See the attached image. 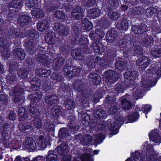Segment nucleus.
Listing matches in <instances>:
<instances>
[{"instance_id": "c9c22d12", "label": "nucleus", "mask_w": 161, "mask_h": 161, "mask_svg": "<svg viewBox=\"0 0 161 161\" xmlns=\"http://www.w3.org/2000/svg\"><path fill=\"white\" fill-rule=\"evenodd\" d=\"M40 93L39 94L38 92H36V93L28 95V98L30 99L32 105L35 104L41 100L42 95L41 93Z\"/></svg>"}, {"instance_id": "72a5a7b5", "label": "nucleus", "mask_w": 161, "mask_h": 161, "mask_svg": "<svg viewBox=\"0 0 161 161\" xmlns=\"http://www.w3.org/2000/svg\"><path fill=\"white\" fill-rule=\"evenodd\" d=\"M65 60L61 57H58L55 58L53 61V67L54 70H59L60 67L64 64Z\"/></svg>"}, {"instance_id": "f3484780", "label": "nucleus", "mask_w": 161, "mask_h": 161, "mask_svg": "<svg viewBox=\"0 0 161 161\" xmlns=\"http://www.w3.org/2000/svg\"><path fill=\"white\" fill-rule=\"evenodd\" d=\"M54 152L58 155L65 156L69 151L68 145L65 142H62L54 150Z\"/></svg>"}, {"instance_id": "1a4fd4ad", "label": "nucleus", "mask_w": 161, "mask_h": 161, "mask_svg": "<svg viewBox=\"0 0 161 161\" xmlns=\"http://www.w3.org/2000/svg\"><path fill=\"white\" fill-rule=\"evenodd\" d=\"M150 63V59L146 56H142L138 58L136 61V67L138 70L143 72L148 66Z\"/></svg>"}, {"instance_id": "473e14b6", "label": "nucleus", "mask_w": 161, "mask_h": 161, "mask_svg": "<svg viewBox=\"0 0 161 161\" xmlns=\"http://www.w3.org/2000/svg\"><path fill=\"white\" fill-rule=\"evenodd\" d=\"M35 73L39 77H45L50 75L51 71L50 69L46 70L41 67L37 68L35 70Z\"/></svg>"}, {"instance_id": "603ef678", "label": "nucleus", "mask_w": 161, "mask_h": 161, "mask_svg": "<svg viewBox=\"0 0 161 161\" xmlns=\"http://www.w3.org/2000/svg\"><path fill=\"white\" fill-rule=\"evenodd\" d=\"M81 120L82 124L85 125L87 123L89 125H93V123L92 124V121L91 123V117L90 115H88L87 113H85L82 114L81 117Z\"/></svg>"}, {"instance_id": "f8f14e48", "label": "nucleus", "mask_w": 161, "mask_h": 161, "mask_svg": "<svg viewBox=\"0 0 161 161\" xmlns=\"http://www.w3.org/2000/svg\"><path fill=\"white\" fill-rule=\"evenodd\" d=\"M41 107H34L31 106L29 109V114L31 115V118H33L45 114L46 113L45 109Z\"/></svg>"}, {"instance_id": "39448f33", "label": "nucleus", "mask_w": 161, "mask_h": 161, "mask_svg": "<svg viewBox=\"0 0 161 161\" xmlns=\"http://www.w3.org/2000/svg\"><path fill=\"white\" fill-rule=\"evenodd\" d=\"M26 37L24 45L26 48L30 55H33L36 53V48L34 43L38 39L39 35L38 32L35 30H28L26 31Z\"/></svg>"}, {"instance_id": "bf43d9fd", "label": "nucleus", "mask_w": 161, "mask_h": 161, "mask_svg": "<svg viewBox=\"0 0 161 161\" xmlns=\"http://www.w3.org/2000/svg\"><path fill=\"white\" fill-rule=\"evenodd\" d=\"M31 13L32 16L36 18H42L44 17L43 12L40 8H36L35 10H32Z\"/></svg>"}, {"instance_id": "4d7b16f0", "label": "nucleus", "mask_w": 161, "mask_h": 161, "mask_svg": "<svg viewBox=\"0 0 161 161\" xmlns=\"http://www.w3.org/2000/svg\"><path fill=\"white\" fill-rule=\"evenodd\" d=\"M24 62V63L23 64V66L31 70L33 67L32 58L28 56L25 59Z\"/></svg>"}, {"instance_id": "e433bc0d", "label": "nucleus", "mask_w": 161, "mask_h": 161, "mask_svg": "<svg viewBox=\"0 0 161 161\" xmlns=\"http://www.w3.org/2000/svg\"><path fill=\"white\" fill-rule=\"evenodd\" d=\"M64 102L65 107L68 110H73L76 107L74 101L70 98H66Z\"/></svg>"}, {"instance_id": "a211bd4d", "label": "nucleus", "mask_w": 161, "mask_h": 161, "mask_svg": "<svg viewBox=\"0 0 161 161\" xmlns=\"http://www.w3.org/2000/svg\"><path fill=\"white\" fill-rule=\"evenodd\" d=\"M32 21L31 17L25 15H20L17 21V26L21 27H25V26L28 25Z\"/></svg>"}, {"instance_id": "ddd939ff", "label": "nucleus", "mask_w": 161, "mask_h": 161, "mask_svg": "<svg viewBox=\"0 0 161 161\" xmlns=\"http://www.w3.org/2000/svg\"><path fill=\"white\" fill-rule=\"evenodd\" d=\"M23 147L25 150L34 151L37 147L35 141L31 137L26 138L23 142Z\"/></svg>"}, {"instance_id": "4c0bfd02", "label": "nucleus", "mask_w": 161, "mask_h": 161, "mask_svg": "<svg viewBox=\"0 0 161 161\" xmlns=\"http://www.w3.org/2000/svg\"><path fill=\"white\" fill-rule=\"evenodd\" d=\"M111 24L110 20L105 17H102L99 21V25L103 29H106L108 28Z\"/></svg>"}, {"instance_id": "6e6552de", "label": "nucleus", "mask_w": 161, "mask_h": 161, "mask_svg": "<svg viewBox=\"0 0 161 161\" xmlns=\"http://www.w3.org/2000/svg\"><path fill=\"white\" fill-rule=\"evenodd\" d=\"M71 68V64L66 63L63 68V71L64 73L66 74V75L70 79L79 76L81 70L80 67L73 66L72 70H69Z\"/></svg>"}, {"instance_id": "a18cd8bd", "label": "nucleus", "mask_w": 161, "mask_h": 161, "mask_svg": "<svg viewBox=\"0 0 161 161\" xmlns=\"http://www.w3.org/2000/svg\"><path fill=\"white\" fill-rule=\"evenodd\" d=\"M93 140L92 137L91 135L86 134L81 139V143L84 146H87L91 144Z\"/></svg>"}, {"instance_id": "c85d7f7f", "label": "nucleus", "mask_w": 161, "mask_h": 161, "mask_svg": "<svg viewBox=\"0 0 161 161\" xmlns=\"http://www.w3.org/2000/svg\"><path fill=\"white\" fill-rule=\"evenodd\" d=\"M128 58H122V60L117 61L115 63V67L117 69L120 71H123L126 67L127 64L130 61Z\"/></svg>"}, {"instance_id": "5701e85b", "label": "nucleus", "mask_w": 161, "mask_h": 161, "mask_svg": "<svg viewBox=\"0 0 161 161\" xmlns=\"http://www.w3.org/2000/svg\"><path fill=\"white\" fill-rule=\"evenodd\" d=\"M19 129L21 131L26 133L29 136L32 134L33 129L32 126L29 124L28 122H23L19 125Z\"/></svg>"}, {"instance_id": "b1692460", "label": "nucleus", "mask_w": 161, "mask_h": 161, "mask_svg": "<svg viewBox=\"0 0 161 161\" xmlns=\"http://www.w3.org/2000/svg\"><path fill=\"white\" fill-rule=\"evenodd\" d=\"M71 16L77 20L83 18L84 15V12L83 8L80 7L76 6L71 12Z\"/></svg>"}, {"instance_id": "bb28decb", "label": "nucleus", "mask_w": 161, "mask_h": 161, "mask_svg": "<svg viewBox=\"0 0 161 161\" xmlns=\"http://www.w3.org/2000/svg\"><path fill=\"white\" fill-rule=\"evenodd\" d=\"M120 100L122 107L124 111H126L131 109L132 104L125 97H122L120 98Z\"/></svg>"}, {"instance_id": "7ed1b4c3", "label": "nucleus", "mask_w": 161, "mask_h": 161, "mask_svg": "<svg viewBox=\"0 0 161 161\" xmlns=\"http://www.w3.org/2000/svg\"><path fill=\"white\" fill-rule=\"evenodd\" d=\"M137 107L136 106L134 112L128 114L126 118L121 116L118 117L114 116V119L116 121H113L111 123L109 129L111 132L109 134V137L116 135L119 132V129L121 126L120 122H122L123 124H127L128 123H133L138 120L140 115L136 109Z\"/></svg>"}, {"instance_id": "ea45409f", "label": "nucleus", "mask_w": 161, "mask_h": 161, "mask_svg": "<svg viewBox=\"0 0 161 161\" xmlns=\"http://www.w3.org/2000/svg\"><path fill=\"white\" fill-rule=\"evenodd\" d=\"M49 25L48 22L47 21L45 20L40 21L37 24V29L40 31H43L48 29Z\"/></svg>"}, {"instance_id": "c756f323", "label": "nucleus", "mask_w": 161, "mask_h": 161, "mask_svg": "<svg viewBox=\"0 0 161 161\" xmlns=\"http://www.w3.org/2000/svg\"><path fill=\"white\" fill-rule=\"evenodd\" d=\"M19 120L23 121L27 118L28 119V114L27 109L24 107H20L18 110Z\"/></svg>"}, {"instance_id": "8fccbe9b", "label": "nucleus", "mask_w": 161, "mask_h": 161, "mask_svg": "<svg viewBox=\"0 0 161 161\" xmlns=\"http://www.w3.org/2000/svg\"><path fill=\"white\" fill-rule=\"evenodd\" d=\"M69 135V132L66 128L62 127L59 130L58 136L59 138L63 139L66 138Z\"/></svg>"}, {"instance_id": "de8ad7c7", "label": "nucleus", "mask_w": 161, "mask_h": 161, "mask_svg": "<svg viewBox=\"0 0 161 161\" xmlns=\"http://www.w3.org/2000/svg\"><path fill=\"white\" fill-rule=\"evenodd\" d=\"M81 22L84 29L86 31L91 30L93 26L92 22L89 21L88 19L86 18H83L81 20Z\"/></svg>"}, {"instance_id": "f257e3e1", "label": "nucleus", "mask_w": 161, "mask_h": 161, "mask_svg": "<svg viewBox=\"0 0 161 161\" xmlns=\"http://www.w3.org/2000/svg\"><path fill=\"white\" fill-rule=\"evenodd\" d=\"M71 43L73 45H78L77 49H73L71 55L73 58L79 60L84 59L81 52L84 54H88V65L91 69L95 68V70H98L101 67H105L112 63L116 56V51L113 49H109L104 58H101L99 56L96 57L91 54L93 52L88 47L89 41L87 36L82 35L81 32L77 26H73L72 28Z\"/></svg>"}, {"instance_id": "423d86ee", "label": "nucleus", "mask_w": 161, "mask_h": 161, "mask_svg": "<svg viewBox=\"0 0 161 161\" xmlns=\"http://www.w3.org/2000/svg\"><path fill=\"white\" fill-rule=\"evenodd\" d=\"M55 34L53 31L48 32L44 36L45 41L48 44V46L47 47L46 54L50 55L52 58L56 54L53 47L55 44Z\"/></svg>"}, {"instance_id": "864d4df0", "label": "nucleus", "mask_w": 161, "mask_h": 161, "mask_svg": "<svg viewBox=\"0 0 161 161\" xmlns=\"http://www.w3.org/2000/svg\"><path fill=\"white\" fill-rule=\"evenodd\" d=\"M120 49L121 51L124 54L122 58H127L129 60L130 58H131L130 56L132 55L129 54L130 53H131V48L130 49L127 45H125L123 47H121Z\"/></svg>"}, {"instance_id": "13d9d810", "label": "nucleus", "mask_w": 161, "mask_h": 161, "mask_svg": "<svg viewBox=\"0 0 161 161\" xmlns=\"http://www.w3.org/2000/svg\"><path fill=\"white\" fill-rule=\"evenodd\" d=\"M132 155L134 161H145V158L141 155L140 153L138 151L132 153Z\"/></svg>"}, {"instance_id": "a19ab883", "label": "nucleus", "mask_w": 161, "mask_h": 161, "mask_svg": "<svg viewBox=\"0 0 161 161\" xmlns=\"http://www.w3.org/2000/svg\"><path fill=\"white\" fill-rule=\"evenodd\" d=\"M24 92V89L23 88L17 85L14 87L11 90L10 93L12 94V96L21 97Z\"/></svg>"}, {"instance_id": "6ab92c4d", "label": "nucleus", "mask_w": 161, "mask_h": 161, "mask_svg": "<svg viewBox=\"0 0 161 161\" xmlns=\"http://www.w3.org/2000/svg\"><path fill=\"white\" fill-rule=\"evenodd\" d=\"M98 3H96V7L91 9L88 11V15L89 17L92 19H95L99 17L100 15L101 9L103 7V4L100 3V6H98Z\"/></svg>"}, {"instance_id": "9b49d317", "label": "nucleus", "mask_w": 161, "mask_h": 161, "mask_svg": "<svg viewBox=\"0 0 161 161\" xmlns=\"http://www.w3.org/2000/svg\"><path fill=\"white\" fill-rule=\"evenodd\" d=\"M105 36L104 31L100 29H97L96 31H91L90 32L89 36L93 41L101 42L102 39Z\"/></svg>"}, {"instance_id": "e2e57ef3", "label": "nucleus", "mask_w": 161, "mask_h": 161, "mask_svg": "<svg viewBox=\"0 0 161 161\" xmlns=\"http://www.w3.org/2000/svg\"><path fill=\"white\" fill-rule=\"evenodd\" d=\"M153 83L152 80H149L147 79H144L142 80V86L144 88H147L150 86H154L156 83H154V84L152 86Z\"/></svg>"}, {"instance_id": "aec40b11", "label": "nucleus", "mask_w": 161, "mask_h": 161, "mask_svg": "<svg viewBox=\"0 0 161 161\" xmlns=\"http://www.w3.org/2000/svg\"><path fill=\"white\" fill-rule=\"evenodd\" d=\"M88 79L91 83L94 86H97L102 83L101 78L100 76L95 73H90L88 75Z\"/></svg>"}, {"instance_id": "58836bf2", "label": "nucleus", "mask_w": 161, "mask_h": 161, "mask_svg": "<svg viewBox=\"0 0 161 161\" xmlns=\"http://www.w3.org/2000/svg\"><path fill=\"white\" fill-rule=\"evenodd\" d=\"M51 78L53 80V82L54 84H58L63 83L64 80L62 76L60 74L53 73L51 76Z\"/></svg>"}, {"instance_id": "338daca9", "label": "nucleus", "mask_w": 161, "mask_h": 161, "mask_svg": "<svg viewBox=\"0 0 161 161\" xmlns=\"http://www.w3.org/2000/svg\"><path fill=\"white\" fill-rule=\"evenodd\" d=\"M108 15L109 18L116 20L119 17V14L118 13L115 11H110L108 13Z\"/></svg>"}, {"instance_id": "393cba45", "label": "nucleus", "mask_w": 161, "mask_h": 161, "mask_svg": "<svg viewBox=\"0 0 161 161\" xmlns=\"http://www.w3.org/2000/svg\"><path fill=\"white\" fill-rule=\"evenodd\" d=\"M75 116L73 115L69 116L67 119L68 122L67 126L68 128L72 131L76 130L77 124L75 121Z\"/></svg>"}, {"instance_id": "20e7f679", "label": "nucleus", "mask_w": 161, "mask_h": 161, "mask_svg": "<svg viewBox=\"0 0 161 161\" xmlns=\"http://www.w3.org/2000/svg\"><path fill=\"white\" fill-rule=\"evenodd\" d=\"M138 76V72L136 71L130 70L126 72L124 75V81L119 80L115 85L114 89L112 91V94L117 95L119 93L124 92V89L131 87L133 85L135 79Z\"/></svg>"}, {"instance_id": "9d476101", "label": "nucleus", "mask_w": 161, "mask_h": 161, "mask_svg": "<svg viewBox=\"0 0 161 161\" xmlns=\"http://www.w3.org/2000/svg\"><path fill=\"white\" fill-rule=\"evenodd\" d=\"M104 76L107 83L110 85L115 83L119 78L118 74L116 71L112 69L106 71L104 74Z\"/></svg>"}, {"instance_id": "dca6fc26", "label": "nucleus", "mask_w": 161, "mask_h": 161, "mask_svg": "<svg viewBox=\"0 0 161 161\" xmlns=\"http://www.w3.org/2000/svg\"><path fill=\"white\" fill-rule=\"evenodd\" d=\"M86 85L85 83L80 80H76L73 86V88L74 90L76 92H80L83 95L87 92L86 89Z\"/></svg>"}, {"instance_id": "79ce46f5", "label": "nucleus", "mask_w": 161, "mask_h": 161, "mask_svg": "<svg viewBox=\"0 0 161 161\" xmlns=\"http://www.w3.org/2000/svg\"><path fill=\"white\" fill-rule=\"evenodd\" d=\"M46 157V161H57L58 160V154L54 152L53 150H49Z\"/></svg>"}, {"instance_id": "cd10ccee", "label": "nucleus", "mask_w": 161, "mask_h": 161, "mask_svg": "<svg viewBox=\"0 0 161 161\" xmlns=\"http://www.w3.org/2000/svg\"><path fill=\"white\" fill-rule=\"evenodd\" d=\"M36 57V59L43 64L48 65L50 64V61L48 57L45 53H37Z\"/></svg>"}, {"instance_id": "412c9836", "label": "nucleus", "mask_w": 161, "mask_h": 161, "mask_svg": "<svg viewBox=\"0 0 161 161\" xmlns=\"http://www.w3.org/2000/svg\"><path fill=\"white\" fill-rule=\"evenodd\" d=\"M132 31L136 34L141 35L146 32L147 30V27L145 24L135 25L131 27Z\"/></svg>"}, {"instance_id": "2eb2a0df", "label": "nucleus", "mask_w": 161, "mask_h": 161, "mask_svg": "<svg viewBox=\"0 0 161 161\" xmlns=\"http://www.w3.org/2000/svg\"><path fill=\"white\" fill-rule=\"evenodd\" d=\"M55 31L58 32L59 35L66 36L69 32L68 28L61 22L55 23L53 26Z\"/></svg>"}, {"instance_id": "37998d69", "label": "nucleus", "mask_w": 161, "mask_h": 161, "mask_svg": "<svg viewBox=\"0 0 161 161\" xmlns=\"http://www.w3.org/2000/svg\"><path fill=\"white\" fill-rule=\"evenodd\" d=\"M44 115L33 118H30L29 120L32 121L35 127L39 129L42 127V122L41 119L44 117Z\"/></svg>"}, {"instance_id": "774afa93", "label": "nucleus", "mask_w": 161, "mask_h": 161, "mask_svg": "<svg viewBox=\"0 0 161 161\" xmlns=\"http://www.w3.org/2000/svg\"><path fill=\"white\" fill-rule=\"evenodd\" d=\"M81 161H94L90 153H86L80 157Z\"/></svg>"}, {"instance_id": "49530a36", "label": "nucleus", "mask_w": 161, "mask_h": 161, "mask_svg": "<svg viewBox=\"0 0 161 161\" xmlns=\"http://www.w3.org/2000/svg\"><path fill=\"white\" fill-rule=\"evenodd\" d=\"M107 2L110 5L107 8V10L108 11L114 10L119 5L118 0H107Z\"/></svg>"}, {"instance_id": "7c9ffc66", "label": "nucleus", "mask_w": 161, "mask_h": 161, "mask_svg": "<svg viewBox=\"0 0 161 161\" xmlns=\"http://www.w3.org/2000/svg\"><path fill=\"white\" fill-rule=\"evenodd\" d=\"M153 43V38L151 36H145L142 39L141 44L143 47L150 48Z\"/></svg>"}, {"instance_id": "c03bdc74", "label": "nucleus", "mask_w": 161, "mask_h": 161, "mask_svg": "<svg viewBox=\"0 0 161 161\" xmlns=\"http://www.w3.org/2000/svg\"><path fill=\"white\" fill-rule=\"evenodd\" d=\"M148 136L150 140L154 142L157 143L160 139L159 134L155 130L151 131L150 133L149 132Z\"/></svg>"}, {"instance_id": "5fc2aeb1", "label": "nucleus", "mask_w": 161, "mask_h": 161, "mask_svg": "<svg viewBox=\"0 0 161 161\" xmlns=\"http://www.w3.org/2000/svg\"><path fill=\"white\" fill-rule=\"evenodd\" d=\"M31 86L34 90L38 89L41 85V80L38 78L34 77L30 81Z\"/></svg>"}, {"instance_id": "0eeeda50", "label": "nucleus", "mask_w": 161, "mask_h": 161, "mask_svg": "<svg viewBox=\"0 0 161 161\" xmlns=\"http://www.w3.org/2000/svg\"><path fill=\"white\" fill-rule=\"evenodd\" d=\"M43 89L46 92V95L49 94L47 96L45 99L46 103L49 106H51L56 104L58 100L57 96L52 94L54 92V88L53 86L51 85H47L44 87L43 86Z\"/></svg>"}, {"instance_id": "69168bd1", "label": "nucleus", "mask_w": 161, "mask_h": 161, "mask_svg": "<svg viewBox=\"0 0 161 161\" xmlns=\"http://www.w3.org/2000/svg\"><path fill=\"white\" fill-rule=\"evenodd\" d=\"M11 5L14 8L20 9L22 6L21 0H14L11 3Z\"/></svg>"}, {"instance_id": "a878e982", "label": "nucleus", "mask_w": 161, "mask_h": 161, "mask_svg": "<svg viewBox=\"0 0 161 161\" xmlns=\"http://www.w3.org/2000/svg\"><path fill=\"white\" fill-rule=\"evenodd\" d=\"M94 116L97 119H101L105 118L106 112L104 108H102L101 106H98L94 111Z\"/></svg>"}, {"instance_id": "4468645a", "label": "nucleus", "mask_w": 161, "mask_h": 161, "mask_svg": "<svg viewBox=\"0 0 161 161\" xmlns=\"http://www.w3.org/2000/svg\"><path fill=\"white\" fill-rule=\"evenodd\" d=\"M117 31L114 28L108 31L105 37L106 39V44L109 43H113L114 42H115L118 41H119V39H118V36H117Z\"/></svg>"}, {"instance_id": "f704fd0d", "label": "nucleus", "mask_w": 161, "mask_h": 161, "mask_svg": "<svg viewBox=\"0 0 161 161\" xmlns=\"http://www.w3.org/2000/svg\"><path fill=\"white\" fill-rule=\"evenodd\" d=\"M129 24L126 18L118 20L116 25L117 27L120 30L126 31L128 29Z\"/></svg>"}, {"instance_id": "052dcab7", "label": "nucleus", "mask_w": 161, "mask_h": 161, "mask_svg": "<svg viewBox=\"0 0 161 161\" xmlns=\"http://www.w3.org/2000/svg\"><path fill=\"white\" fill-rule=\"evenodd\" d=\"M112 92L109 93L107 95L106 98V103L108 104H112L115 101L116 99L115 96L116 95H115L114 94H112Z\"/></svg>"}, {"instance_id": "09e8293b", "label": "nucleus", "mask_w": 161, "mask_h": 161, "mask_svg": "<svg viewBox=\"0 0 161 161\" xmlns=\"http://www.w3.org/2000/svg\"><path fill=\"white\" fill-rule=\"evenodd\" d=\"M131 12L134 17L139 19L140 15L143 14V10L141 7L136 6L133 8Z\"/></svg>"}, {"instance_id": "3c124183", "label": "nucleus", "mask_w": 161, "mask_h": 161, "mask_svg": "<svg viewBox=\"0 0 161 161\" xmlns=\"http://www.w3.org/2000/svg\"><path fill=\"white\" fill-rule=\"evenodd\" d=\"M131 53L134 56H142L143 55V50L141 47L138 46L132 47L131 48Z\"/></svg>"}, {"instance_id": "680f3d73", "label": "nucleus", "mask_w": 161, "mask_h": 161, "mask_svg": "<svg viewBox=\"0 0 161 161\" xmlns=\"http://www.w3.org/2000/svg\"><path fill=\"white\" fill-rule=\"evenodd\" d=\"M158 9L156 8L150 7L146 9V14L147 17H151L157 12Z\"/></svg>"}, {"instance_id": "4be33fe9", "label": "nucleus", "mask_w": 161, "mask_h": 161, "mask_svg": "<svg viewBox=\"0 0 161 161\" xmlns=\"http://www.w3.org/2000/svg\"><path fill=\"white\" fill-rule=\"evenodd\" d=\"M107 45V44H104L103 42H98L97 41H93L92 44L91 46L95 52L102 54L104 51L103 47Z\"/></svg>"}, {"instance_id": "6e6d98bb", "label": "nucleus", "mask_w": 161, "mask_h": 161, "mask_svg": "<svg viewBox=\"0 0 161 161\" xmlns=\"http://www.w3.org/2000/svg\"><path fill=\"white\" fill-rule=\"evenodd\" d=\"M31 70L28 69L24 67V68H20L18 70L17 74L19 76L22 78H25L27 76L29 71Z\"/></svg>"}, {"instance_id": "2f4dec72", "label": "nucleus", "mask_w": 161, "mask_h": 161, "mask_svg": "<svg viewBox=\"0 0 161 161\" xmlns=\"http://www.w3.org/2000/svg\"><path fill=\"white\" fill-rule=\"evenodd\" d=\"M61 111L60 107L58 106L55 105L51 108V119L54 121L58 120Z\"/></svg>"}, {"instance_id": "f03ea898", "label": "nucleus", "mask_w": 161, "mask_h": 161, "mask_svg": "<svg viewBox=\"0 0 161 161\" xmlns=\"http://www.w3.org/2000/svg\"><path fill=\"white\" fill-rule=\"evenodd\" d=\"M13 54L14 57L13 59L8 61L9 68L8 69L9 74L6 76L7 83L12 85L15 83L17 80L16 74L12 73L18 69V67L21 66L22 61L25 58V54L23 50L21 48H16L13 49Z\"/></svg>"}, {"instance_id": "0e129e2a", "label": "nucleus", "mask_w": 161, "mask_h": 161, "mask_svg": "<svg viewBox=\"0 0 161 161\" xmlns=\"http://www.w3.org/2000/svg\"><path fill=\"white\" fill-rule=\"evenodd\" d=\"M151 53L155 58L159 57L161 56V47L159 46L158 48H154L151 50Z\"/></svg>"}]
</instances>
